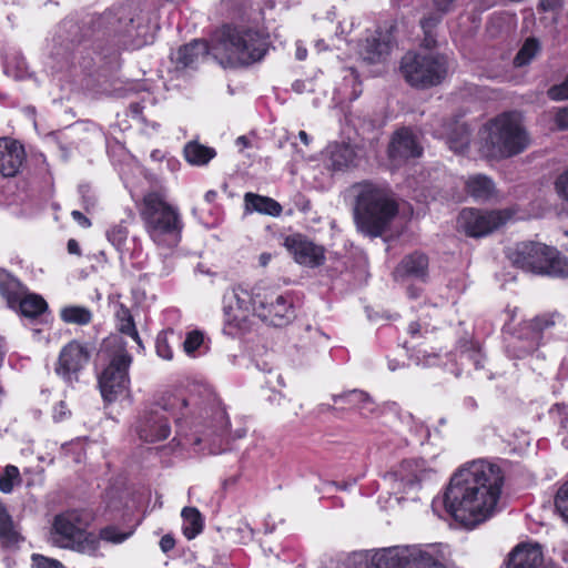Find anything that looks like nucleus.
<instances>
[{"label":"nucleus","instance_id":"f257e3e1","mask_svg":"<svg viewBox=\"0 0 568 568\" xmlns=\"http://www.w3.org/2000/svg\"><path fill=\"white\" fill-rule=\"evenodd\" d=\"M504 484L499 466L475 460L458 469L444 496L446 510L458 521L474 527L496 511Z\"/></svg>","mask_w":568,"mask_h":568},{"label":"nucleus","instance_id":"f03ea898","mask_svg":"<svg viewBox=\"0 0 568 568\" xmlns=\"http://www.w3.org/2000/svg\"><path fill=\"white\" fill-rule=\"evenodd\" d=\"M352 190L357 230L371 237L382 235L398 212L392 193L387 187L371 182L358 183Z\"/></svg>","mask_w":568,"mask_h":568},{"label":"nucleus","instance_id":"7ed1b4c3","mask_svg":"<svg viewBox=\"0 0 568 568\" xmlns=\"http://www.w3.org/2000/svg\"><path fill=\"white\" fill-rule=\"evenodd\" d=\"M481 151L491 160H505L525 152L531 138L517 112H504L485 123L480 131Z\"/></svg>","mask_w":568,"mask_h":568},{"label":"nucleus","instance_id":"20e7f679","mask_svg":"<svg viewBox=\"0 0 568 568\" xmlns=\"http://www.w3.org/2000/svg\"><path fill=\"white\" fill-rule=\"evenodd\" d=\"M141 217L152 242L164 254L181 241L183 221L176 206L169 203L160 192H150L143 197Z\"/></svg>","mask_w":568,"mask_h":568},{"label":"nucleus","instance_id":"39448f33","mask_svg":"<svg viewBox=\"0 0 568 568\" xmlns=\"http://www.w3.org/2000/svg\"><path fill=\"white\" fill-rule=\"evenodd\" d=\"M211 53L223 67L247 65L266 53V40L250 29L224 27L211 47Z\"/></svg>","mask_w":568,"mask_h":568},{"label":"nucleus","instance_id":"423d86ee","mask_svg":"<svg viewBox=\"0 0 568 568\" xmlns=\"http://www.w3.org/2000/svg\"><path fill=\"white\" fill-rule=\"evenodd\" d=\"M510 262L524 271L551 276H568V261L557 250L541 243L524 242L508 254Z\"/></svg>","mask_w":568,"mask_h":568},{"label":"nucleus","instance_id":"0eeeda50","mask_svg":"<svg viewBox=\"0 0 568 568\" xmlns=\"http://www.w3.org/2000/svg\"><path fill=\"white\" fill-rule=\"evenodd\" d=\"M443 558L434 545H413L378 549L371 560L375 568H444Z\"/></svg>","mask_w":568,"mask_h":568},{"label":"nucleus","instance_id":"6e6552de","mask_svg":"<svg viewBox=\"0 0 568 568\" xmlns=\"http://www.w3.org/2000/svg\"><path fill=\"white\" fill-rule=\"evenodd\" d=\"M254 288L236 285L223 295V332L235 337L250 332L257 318Z\"/></svg>","mask_w":568,"mask_h":568},{"label":"nucleus","instance_id":"1a4fd4ad","mask_svg":"<svg viewBox=\"0 0 568 568\" xmlns=\"http://www.w3.org/2000/svg\"><path fill=\"white\" fill-rule=\"evenodd\" d=\"M104 345L105 347L113 345L114 351L108 353V363L99 374L98 383L103 399L113 402L129 388V367L132 363V356L119 338L108 339Z\"/></svg>","mask_w":568,"mask_h":568},{"label":"nucleus","instance_id":"9d476101","mask_svg":"<svg viewBox=\"0 0 568 568\" xmlns=\"http://www.w3.org/2000/svg\"><path fill=\"white\" fill-rule=\"evenodd\" d=\"M49 541L59 548L79 552H91L97 549V540L93 535L85 531L82 515L78 510L65 511L54 517Z\"/></svg>","mask_w":568,"mask_h":568},{"label":"nucleus","instance_id":"9b49d317","mask_svg":"<svg viewBox=\"0 0 568 568\" xmlns=\"http://www.w3.org/2000/svg\"><path fill=\"white\" fill-rule=\"evenodd\" d=\"M400 69L406 81L418 88L440 83L447 71L444 57L433 53H407L402 60Z\"/></svg>","mask_w":568,"mask_h":568},{"label":"nucleus","instance_id":"f8f14e48","mask_svg":"<svg viewBox=\"0 0 568 568\" xmlns=\"http://www.w3.org/2000/svg\"><path fill=\"white\" fill-rule=\"evenodd\" d=\"M257 318L274 326H284L294 318L291 298L278 290L254 286Z\"/></svg>","mask_w":568,"mask_h":568},{"label":"nucleus","instance_id":"ddd939ff","mask_svg":"<svg viewBox=\"0 0 568 568\" xmlns=\"http://www.w3.org/2000/svg\"><path fill=\"white\" fill-rule=\"evenodd\" d=\"M562 316L558 313L544 314L524 322L519 331L508 343V352L515 357H524L534 352L541 337V333L557 324H561Z\"/></svg>","mask_w":568,"mask_h":568},{"label":"nucleus","instance_id":"4468645a","mask_svg":"<svg viewBox=\"0 0 568 568\" xmlns=\"http://www.w3.org/2000/svg\"><path fill=\"white\" fill-rule=\"evenodd\" d=\"M93 349L89 343L70 341L59 353L54 366L55 374L67 383L78 382L80 372L90 363Z\"/></svg>","mask_w":568,"mask_h":568},{"label":"nucleus","instance_id":"2eb2a0df","mask_svg":"<svg viewBox=\"0 0 568 568\" xmlns=\"http://www.w3.org/2000/svg\"><path fill=\"white\" fill-rule=\"evenodd\" d=\"M510 215L507 211H480L465 209L459 213L457 224L467 235L473 237L485 236L504 225Z\"/></svg>","mask_w":568,"mask_h":568},{"label":"nucleus","instance_id":"dca6fc26","mask_svg":"<svg viewBox=\"0 0 568 568\" xmlns=\"http://www.w3.org/2000/svg\"><path fill=\"white\" fill-rule=\"evenodd\" d=\"M135 430L140 439L146 443L165 439L171 433L166 409L160 405L152 406L140 417Z\"/></svg>","mask_w":568,"mask_h":568},{"label":"nucleus","instance_id":"f3484780","mask_svg":"<svg viewBox=\"0 0 568 568\" xmlns=\"http://www.w3.org/2000/svg\"><path fill=\"white\" fill-rule=\"evenodd\" d=\"M284 246L295 262L303 266L317 267L325 261L323 246L313 243L302 234L287 236L284 241Z\"/></svg>","mask_w":568,"mask_h":568},{"label":"nucleus","instance_id":"a211bd4d","mask_svg":"<svg viewBox=\"0 0 568 568\" xmlns=\"http://www.w3.org/2000/svg\"><path fill=\"white\" fill-rule=\"evenodd\" d=\"M422 153L423 148L418 138L409 129L404 128L394 133L388 148V155L394 166L418 158Z\"/></svg>","mask_w":568,"mask_h":568},{"label":"nucleus","instance_id":"6ab92c4d","mask_svg":"<svg viewBox=\"0 0 568 568\" xmlns=\"http://www.w3.org/2000/svg\"><path fill=\"white\" fill-rule=\"evenodd\" d=\"M118 32L128 38L129 42L140 48L149 42L146 37L148 27L144 19L136 9L124 7L121 9L118 18Z\"/></svg>","mask_w":568,"mask_h":568},{"label":"nucleus","instance_id":"aec40b11","mask_svg":"<svg viewBox=\"0 0 568 568\" xmlns=\"http://www.w3.org/2000/svg\"><path fill=\"white\" fill-rule=\"evenodd\" d=\"M433 469L426 465L423 459L404 460L393 477L398 481L399 488L405 493H409L418 488L419 484L430 477Z\"/></svg>","mask_w":568,"mask_h":568},{"label":"nucleus","instance_id":"412c9836","mask_svg":"<svg viewBox=\"0 0 568 568\" xmlns=\"http://www.w3.org/2000/svg\"><path fill=\"white\" fill-rule=\"evenodd\" d=\"M26 161V151L22 144L10 138L0 139V175L13 178L19 174Z\"/></svg>","mask_w":568,"mask_h":568},{"label":"nucleus","instance_id":"4be33fe9","mask_svg":"<svg viewBox=\"0 0 568 568\" xmlns=\"http://www.w3.org/2000/svg\"><path fill=\"white\" fill-rule=\"evenodd\" d=\"M428 274V258L422 253H413L402 260L394 271L395 280L415 278L425 281Z\"/></svg>","mask_w":568,"mask_h":568},{"label":"nucleus","instance_id":"5701e85b","mask_svg":"<svg viewBox=\"0 0 568 568\" xmlns=\"http://www.w3.org/2000/svg\"><path fill=\"white\" fill-rule=\"evenodd\" d=\"M445 138L448 148L455 153H463L470 143L471 130L464 121H453L443 125L440 133Z\"/></svg>","mask_w":568,"mask_h":568},{"label":"nucleus","instance_id":"b1692460","mask_svg":"<svg viewBox=\"0 0 568 568\" xmlns=\"http://www.w3.org/2000/svg\"><path fill=\"white\" fill-rule=\"evenodd\" d=\"M542 562V551L538 544L517 546L507 562V568H538Z\"/></svg>","mask_w":568,"mask_h":568},{"label":"nucleus","instance_id":"393cba45","mask_svg":"<svg viewBox=\"0 0 568 568\" xmlns=\"http://www.w3.org/2000/svg\"><path fill=\"white\" fill-rule=\"evenodd\" d=\"M392 41L389 34L377 33L367 38L359 49L361 57L371 63L383 61L390 52Z\"/></svg>","mask_w":568,"mask_h":568},{"label":"nucleus","instance_id":"a878e982","mask_svg":"<svg viewBox=\"0 0 568 568\" xmlns=\"http://www.w3.org/2000/svg\"><path fill=\"white\" fill-rule=\"evenodd\" d=\"M328 165L333 170H344L355 164L357 152L347 143H332L326 148Z\"/></svg>","mask_w":568,"mask_h":568},{"label":"nucleus","instance_id":"bb28decb","mask_svg":"<svg viewBox=\"0 0 568 568\" xmlns=\"http://www.w3.org/2000/svg\"><path fill=\"white\" fill-rule=\"evenodd\" d=\"M211 49L205 41L195 40L181 47L173 55V60L181 67H191L203 60Z\"/></svg>","mask_w":568,"mask_h":568},{"label":"nucleus","instance_id":"cd10ccee","mask_svg":"<svg viewBox=\"0 0 568 568\" xmlns=\"http://www.w3.org/2000/svg\"><path fill=\"white\" fill-rule=\"evenodd\" d=\"M27 288L7 271H0V294L10 308L16 310Z\"/></svg>","mask_w":568,"mask_h":568},{"label":"nucleus","instance_id":"c85d7f7f","mask_svg":"<svg viewBox=\"0 0 568 568\" xmlns=\"http://www.w3.org/2000/svg\"><path fill=\"white\" fill-rule=\"evenodd\" d=\"M139 523H123L119 524H110L105 527L101 528L99 531V538L108 544L112 545H121L131 538L138 527Z\"/></svg>","mask_w":568,"mask_h":568},{"label":"nucleus","instance_id":"c756f323","mask_svg":"<svg viewBox=\"0 0 568 568\" xmlns=\"http://www.w3.org/2000/svg\"><path fill=\"white\" fill-rule=\"evenodd\" d=\"M244 203L246 212H257L270 216H278L282 213L281 204L268 196L248 192L244 195Z\"/></svg>","mask_w":568,"mask_h":568},{"label":"nucleus","instance_id":"7c9ffc66","mask_svg":"<svg viewBox=\"0 0 568 568\" xmlns=\"http://www.w3.org/2000/svg\"><path fill=\"white\" fill-rule=\"evenodd\" d=\"M466 190L477 201L490 200L496 194L494 182L483 174L470 176L466 182Z\"/></svg>","mask_w":568,"mask_h":568},{"label":"nucleus","instance_id":"2f4dec72","mask_svg":"<svg viewBox=\"0 0 568 568\" xmlns=\"http://www.w3.org/2000/svg\"><path fill=\"white\" fill-rule=\"evenodd\" d=\"M48 308L47 302L38 294L27 293L18 302L17 311L26 318H37Z\"/></svg>","mask_w":568,"mask_h":568},{"label":"nucleus","instance_id":"473e14b6","mask_svg":"<svg viewBox=\"0 0 568 568\" xmlns=\"http://www.w3.org/2000/svg\"><path fill=\"white\" fill-rule=\"evenodd\" d=\"M181 517L183 520L182 530L189 540L195 538L203 530L204 519L197 508L184 507Z\"/></svg>","mask_w":568,"mask_h":568},{"label":"nucleus","instance_id":"72a5a7b5","mask_svg":"<svg viewBox=\"0 0 568 568\" xmlns=\"http://www.w3.org/2000/svg\"><path fill=\"white\" fill-rule=\"evenodd\" d=\"M0 539L7 546L16 545L20 534L11 519L6 506L0 503Z\"/></svg>","mask_w":568,"mask_h":568},{"label":"nucleus","instance_id":"f704fd0d","mask_svg":"<svg viewBox=\"0 0 568 568\" xmlns=\"http://www.w3.org/2000/svg\"><path fill=\"white\" fill-rule=\"evenodd\" d=\"M118 327L119 331L130 337L138 344L139 348H143L142 339L136 331L133 317L129 311L123 305H120L116 313Z\"/></svg>","mask_w":568,"mask_h":568},{"label":"nucleus","instance_id":"c9c22d12","mask_svg":"<svg viewBox=\"0 0 568 568\" xmlns=\"http://www.w3.org/2000/svg\"><path fill=\"white\" fill-rule=\"evenodd\" d=\"M60 317L67 324L87 325L92 321V312L84 306L68 305L60 310Z\"/></svg>","mask_w":568,"mask_h":568},{"label":"nucleus","instance_id":"e433bc0d","mask_svg":"<svg viewBox=\"0 0 568 568\" xmlns=\"http://www.w3.org/2000/svg\"><path fill=\"white\" fill-rule=\"evenodd\" d=\"M184 155L189 163L204 165L215 156V151L211 148L192 142L185 146Z\"/></svg>","mask_w":568,"mask_h":568},{"label":"nucleus","instance_id":"4c0bfd02","mask_svg":"<svg viewBox=\"0 0 568 568\" xmlns=\"http://www.w3.org/2000/svg\"><path fill=\"white\" fill-rule=\"evenodd\" d=\"M20 471L18 467L8 465L0 473V491L10 494L13 490L14 484L20 483Z\"/></svg>","mask_w":568,"mask_h":568},{"label":"nucleus","instance_id":"58836bf2","mask_svg":"<svg viewBox=\"0 0 568 568\" xmlns=\"http://www.w3.org/2000/svg\"><path fill=\"white\" fill-rule=\"evenodd\" d=\"M204 343V334L199 329L189 332L183 342V351L190 357H195L196 352Z\"/></svg>","mask_w":568,"mask_h":568},{"label":"nucleus","instance_id":"ea45409f","mask_svg":"<svg viewBox=\"0 0 568 568\" xmlns=\"http://www.w3.org/2000/svg\"><path fill=\"white\" fill-rule=\"evenodd\" d=\"M539 45L537 40L535 39H528L523 48L519 50L517 55L515 57L514 63L517 67H523L531 61V59L536 55L538 52Z\"/></svg>","mask_w":568,"mask_h":568},{"label":"nucleus","instance_id":"a19ab883","mask_svg":"<svg viewBox=\"0 0 568 568\" xmlns=\"http://www.w3.org/2000/svg\"><path fill=\"white\" fill-rule=\"evenodd\" d=\"M555 507L562 519L568 523V480L559 487L555 497Z\"/></svg>","mask_w":568,"mask_h":568},{"label":"nucleus","instance_id":"79ce46f5","mask_svg":"<svg viewBox=\"0 0 568 568\" xmlns=\"http://www.w3.org/2000/svg\"><path fill=\"white\" fill-rule=\"evenodd\" d=\"M169 334H173V332L172 331L161 332L156 336V341H155L156 354L165 361H171L173 358V349L171 348V346L169 344V339H168Z\"/></svg>","mask_w":568,"mask_h":568},{"label":"nucleus","instance_id":"37998d69","mask_svg":"<svg viewBox=\"0 0 568 568\" xmlns=\"http://www.w3.org/2000/svg\"><path fill=\"white\" fill-rule=\"evenodd\" d=\"M106 235L112 245L120 250L128 239V230L123 225H114L108 231Z\"/></svg>","mask_w":568,"mask_h":568},{"label":"nucleus","instance_id":"c03bdc74","mask_svg":"<svg viewBox=\"0 0 568 568\" xmlns=\"http://www.w3.org/2000/svg\"><path fill=\"white\" fill-rule=\"evenodd\" d=\"M439 20H440V14H432L427 18H424L420 21L422 29L424 30V33H425V42H426L427 47H430L432 44L435 43V40L433 39V36H432V31H433L434 27L439 22Z\"/></svg>","mask_w":568,"mask_h":568},{"label":"nucleus","instance_id":"a18cd8bd","mask_svg":"<svg viewBox=\"0 0 568 568\" xmlns=\"http://www.w3.org/2000/svg\"><path fill=\"white\" fill-rule=\"evenodd\" d=\"M550 414L558 419L560 427L568 432V404H556Z\"/></svg>","mask_w":568,"mask_h":568},{"label":"nucleus","instance_id":"49530a36","mask_svg":"<svg viewBox=\"0 0 568 568\" xmlns=\"http://www.w3.org/2000/svg\"><path fill=\"white\" fill-rule=\"evenodd\" d=\"M548 97L554 101L568 100V75L560 84L548 90Z\"/></svg>","mask_w":568,"mask_h":568},{"label":"nucleus","instance_id":"de8ad7c7","mask_svg":"<svg viewBox=\"0 0 568 568\" xmlns=\"http://www.w3.org/2000/svg\"><path fill=\"white\" fill-rule=\"evenodd\" d=\"M33 568H64V566L55 560L42 555H33L32 556Z\"/></svg>","mask_w":568,"mask_h":568},{"label":"nucleus","instance_id":"09e8293b","mask_svg":"<svg viewBox=\"0 0 568 568\" xmlns=\"http://www.w3.org/2000/svg\"><path fill=\"white\" fill-rule=\"evenodd\" d=\"M345 400L355 407H357L362 402H365L368 405L372 404V398L366 393L356 389L348 392L345 395Z\"/></svg>","mask_w":568,"mask_h":568},{"label":"nucleus","instance_id":"8fccbe9b","mask_svg":"<svg viewBox=\"0 0 568 568\" xmlns=\"http://www.w3.org/2000/svg\"><path fill=\"white\" fill-rule=\"evenodd\" d=\"M212 424L217 430L223 432L227 429L229 419L224 408L217 407L215 409Z\"/></svg>","mask_w":568,"mask_h":568},{"label":"nucleus","instance_id":"3c124183","mask_svg":"<svg viewBox=\"0 0 568 568\" xmlns=\"http://www.w3.org/2000/svg\"><path fill=\"white\" fill-rule=\"evenodd\" d=\"M556 190L559 196L566 202H568V171L557 179Z\"/></svg>","mask_w":568,"mask_h":568},{"label":"nucleus","instance_id":"603ef678","mask_svg":"<svg viewBox=\"0 0 568 568\" xmlns=\"http://www.w3.org/2000/svg\"><path fill=\"white\" fill-rule=\"evenodd\" d=\"M555 123L558 130H568V106L556 111Z\"/></svg>","mask_w":568,"mask_h":568},{"label":"nucleus","instance_id":"864d4df0","mask_svg":"<svg viewBox=\"0 0 568 568\" xmlns=\"http://www.w3.org/2000/svg\"><path fill=\"white\" fill-rule=\"evenodd\" d=\"M436 10L442 14L452 10L455 0H432Z\"/></svg>","mask_w":568,"mask_h":568},{"label":"nucleus","instance_id":"5fc2aeb1","mask_svg":"<svg viewBox=\"0 0 568 568\" xmlns=\"http://www.w3.org/2000/svg\"><path fill=\"white\" fill-rule=\"evenodd\" d=\"M69 414L70 410L63 402H60L53 409V418L57 422L64 419Z\"/></svg>","mask_w":568,"mask_h":568},{"label":"nucleus","instance_id":"6e6d98bb","mask_svg":"<svg viewBox=\"0 0 568 568\" xmlns=\"http://www.w3.org/2000/svg\"><path fill=\"white\" fill-rule=\"evenodd\" d=\"M175 546V540L172 535H164L160 540V548L163 552H169Z\"/></svg>","mask_w":568,"mask_h":568},{"label":"nucleus","instance_id":"4d7b16f0","mask_svg":"<svg viewBox=\"0 0 568 568\" xmlns=\"http://www.w3.org/2000/svg\"><path fill=\"white\" fill-rule=\"evenodd\" d=\"M561 4V0H540L539 8L542 11H555Z\"/></svg>","mask_w":568,"mask_h":568},{"label":"nucleus","instance_id":"13d9d810","mask_svg":"<svg viewBox=\"0 0 568 568\" xmlns=\"http://www.w3.org/2000/svg\"><path fill=\"white\" fill-rule=\"evenodd\" d=\"M356 408L361 412L362 415L367 416L368 414H373L375 412L376 405L372 399L371 405L366 404L365 402H362L359 405H357Z\"/></svg>","mask_w":568,"mask_h":568},{"label":"nucleus","instance_id":"bf43d9fd","mask_svg":"<svg viewBox=\"0 0 568 568\" xmlns=\"http://www.w3.org/2000/svg\"><path fill=\"white\" fill-rule=\"evenodd\" d=\"M71 215L82 227H89L91 225L90 220L80 211H72Z\"/></svg>","mask_w":568,"mask_h":568},{"label":"nucleus","instance_id":"052dcab7","mask_svg":"<svg viewBox=\"0 0 568 568\" xmlns=\"http://www.w3.org/2000/svg\"><path fill=\"white\" fill-rule=\"evenodd\" d=\"M68 252L74 255L81 254L80 245L75 240L71 239L68 241Z\"/></svg>","mask_w":568,"mask_h":568},{"label":"nucleus","instance_id":"680f3d73","mask_svg":"<svg viewBox=\"0 0 568 568\" xmlns=\"http://www.w3.org/2000/svg\"><path fill=\"white\" fill-rule=\"evenodd\" d=\"M307 55V51L304 47H302L301 44H297L296 47V52H295V57L297 60H304Z\"/></svg>","mask_w":568,"mask_h":568},{"label":"nucleus","instance_id":"e2e57ef3","mask_svg":"<svg viewBox=\"0 0 568 568\" xmlns=\"http://www.w3.org/2000/svg\"><path fill=\"white\" fill-rule=\"evenodd\" d=\"M272 258V255L270 253H262L258 257V262L261 266H266Z\"/></svg>","mask_w":568,"mask_h":568},{"label":"nucleus","instance_id":"0e129e2a","mask_svg":"<svg viewBox=\"0 0 568 568\" xmlns=\"http://www.w3.org/2000/svg\"><path fill=\"white\" fill-rule=\"evenodd\" d=\"M6 353H7L6 343H4L3 337L0 336V366L3 363Z\"/></svg>","mask_w":568,"mask_h":568},{"label":"nucleus","instance_id":"69168bd1","mask_svg":"<svg viewBox=\"0 0 568 568\" xmlns=\"http://www.w3.org/2000/svg\"><path fill=\"white\" fill-rule=\"evenodd\" d=\"M298 138L301 139V141L305 144V145H308L310 144V136L307 135V133L305 131H300L298 132Z\"/></svg>","mask_w":568,"mask_h":568},{"label":"nucleus","instance_id":"338daca9","mask_svg":"<svg viewBox=\"0 0 568 568\" xmlns=\"http://www.w3.org/2000/svg\"><path fill=\"white\" fill-rule=\"evenodd\" d=\"M151 158H152L154 161H161V160H163L165 156H164V154H162V152H161V151L155 150V151H153V152L151 153Z\"/></svg>","mask_w":568,"mask_h":568},{"label":"nucleus","instance_id":"774afa93","mask_svg":"<svg viewBox=\"0 0 568 568\" xmlns=\"http://www.w3.org/2000/svg\"><path fill=\"white\" fill-rule=\"evenodd\" d=\"M236 144L242 148H246L248 145V141L245 136H239L236 139Z\"/></svg>","mask_w":568,"mask_h":568}]
</instances>
